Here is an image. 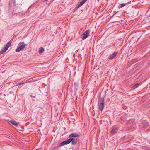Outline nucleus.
Listing matches in <instances>:
<instances>
[{"instance_id": "1", "label": "nucleus", "mask_w": 150, "mask_h": 150, "mask_svg": "<svg viewBox=\"0 0 150 150\" xmlns=\"http://www.w3.org/2000/svg\"><path fill=\"white\" fill-rule=\"evenodd\" d=\"M104 99L103 98H100L98 101V108L100 110L102 111L104 107Z\"/></svg>"}, {"instance_id": "2", "label": "nucleus", "mask_w": 150, "mask_h": 150, "mask_svg": "<svg viewBox=\"0 0 150 150\" xmlns=\"http://www.w3.org/2000/svg\"><path fill=\"white\" fill-rule=\"evenodd\" d=\"M11 42H8L6 45L4 46L2 50L1 51V53L2 54L4 53L11 46Z\"/></svg>"}, {"instance_id": "3", "label": "nucleus", "mask_w": 150, "mask_h": 150, "mask_svg": "<svg viewBox=\"0 0 150 150\" xmlns=\"http://www.w3.org/2000/svg\"><path fill=\"white\" fill-rule=\"evenodd\" d=\"M90 32L89 30H86L81 36V37L83 40H84L87 38L89 36Z\"/></svg>"}, {"instance_id": "4", "label": "nucleus", "mask_w": 150, "mask_h": 150, "mask_svg": "<svg viewBox=\"0 0 150 150\" xmlns=\"http://www.w3.org/2000/svg\"><path fill=\"white\" fill-rule=\"evenodd\" d=\"M25 44H22L20 46H19L16 49V51L17 52H19L23 50L25 47Z\"/></svg>"}, {"instance_id": "5", "label": "nucleus", "mask_w": 150, "mask_h": 150, "mask_svg": "<svg viewBox=\"0 0 150 150\" xmlns=\"http://www.w3.org/2000/svg\"><path fill=\"white\" fill-rule=\"evenodd\" d=\"M117 52H114L112 54L110 55L108 57V59L109 60H112L117 55Z\"/></svg>"}, {"instance_id": "6", "label": "nucleus", "mask_w": 150, "mask_h": 150, "mask_svg": "<svg viewBox=\"0 0 150 150\" xmlns=\"http://www.w3.org/2000/svg\"><path fill=\"white\" fill-rule=\"evenodd\" d=\"M79 136V135L76 133H74L71 134L69 135V137L71 138L72 137H78Z\"/></svg>"}, {"instance_id": "7", "label": "nucleus", "mask_w": 150, "mask_h": 150, "mask_svg": "<svg viewBox=\"0 0 150 150\" xmlns=\"http://www.w3.org/2000/svg\"><path fill=\"white\" fill-rule=\"evenodd\" d=\"M71 142L72 141V143L74 144L76 143L77 142V139H75L73 138H71Z\"/></svg>"}, {"instance_id": "8", "label": "nucleus", "mask_w": 150, "mask_h": 150, "mask_svg": "<svg viewBox=\"0 0 150 150\" xmlns=\"http://www.w3.org/2000/svg\"><path fill=\"white\" fill-rule=\"evenodd\" d=\"M118 130V128H116L112 129L111 132V133H112L115 134L117 132Z\"/></svg>"}, {"instance_id": "9", "label": "nucleus", "mask_w": 150, "mask_h": 150, "mask_svg": "<svg viewBox=\"0 0 150 150\" xmlns=\"http://www.w3.org/2000/svg\"><path fill=\"white\" fill-rule=\"evenodd\" d=\"M39 51L40 54H41L44 51V49L43 47H40L39 49Z\"/></svg>"}, {"instance_id": "10", "label": "nucleus", "mask_w": 150, "mask_h": 150, "mask_svg": "<svg viewBox=\"0 0 150 150\" xmlns=\"http://www.w3.org/2000/svg\"><path fill=\"white\" fill-rule=\"evenodd\" d=\"M10 122L13 125H14L17 126L18 125V123L15 121L13 120H11L10 121Z\"/></svg>"}, {"instance_id": "11", "label": "nucleus", "mask_w": 150, "mask_h": 150, "mask_svg": "<svg viewBox=\"0 0 150 150\" xmlns=\"http://www.w3.org/2000/svg\"><path fill=\"white\" fill-rule=\"evenodd\" d=\"M150 126V125L147 122H146V123L143 125V127L145 129H146L147 128L149 127Z\"/></svg>"}, {"instance_id": "12", "label": "nucleus", "mask_w": 150, "mask_h": 150, "mask_svg": "<svg viewBox=\"0 0 150 150\" xmlns=\"http://www.w3.org/2000/svg\"><path fill=\"white\" fill-rule=\"evenodd\" d=\"M127 4V3H122L119 6V8H122L123 7H124Z\"/></svg>"}, {"instance_id": "13", "label": "nucleus", "mask_w": 150, "mask_h": 150, "mask_svg": "<svg viewBox=\"0 0 150 150\" xmlns=\"http://www.w3.org/2000/svg\"><path fill=\"white\" fill-rule=\"evenodd\" d=\"M67 144L66 141H62V142H61L60 143V145L61 146H63L65 144Z\"/></svg>"}, {"instance_id": "14", "label": "nucleus", "mask_w": 150, "mask_h": 150, "mask_svg": "<svg viewBox=\"0 0 150 150\" xmlns=\"http://www.w3.org/2000/svg\"><path fill=\"white\" fill-rule=\"evenodd\" d=\"M84 3H83L82 1L81 2L79 3H78L77 7L79 8Z\"/></svg>"}, {"instance_id": "15", "label": "nucleus", "mask_w": 150, "mask_h": 150, "mask_svg": "<svg viewBox=\"0 0 150 150\" xmlns=\"http://www.w3.org/2000/svg\"><path fill=\"white\" fill-rule=\"evenodd\" d=\"M139 86V84L138 83H137L135 84L133 86V89H135L136 88H137Z\"/></svg>"}, {"instance_id": "16", "label": "nucleus", "mask_w": 150, "mask_h": 150, "mask_svg": "<svg viewBox=\"0 0 150 150\" xmlns=\"http://www.w3.org/2000/svg\"><path fill=\"white\" fill-rule=\"evenodd\" d=\"M71 138H70V139H69L68 140H66V142H67V144H69L71 142Z\"/></svg>"}, {"instance_id": "17", "label": "nucleus", "mask_w": 150, "mask_h": 150, "mask_svg": "<svg viewBox=\"0 0 150 150\" xmlns=\"http://www.w3.org/2000/svg\"><path fill=\"white\" fill-rule=\"evenodd\" d=\"M13 3L14 6H16V1L15 0H13Z\"/></svg>"}, {"instance_id": "18", "label": "nucleus", "mask_w": 150, "mask_h": 150, "mask_svg": "<svg viewBox=\"0 0 150 150\" xmlns=\"http://www.w3.org/2000/svg\"><path fill=\"white\" fill-rule=\"evenodd\" d=\"M25 84V83L24 82H22V83H20L19 84V85H21V84Z\"/></svg>"}, {"instance_id": "19", "label": "nucleus", "mask_w": 150, "mask_h": 150, "mask_svg": "<svg viewBox=\"0 0 150 150\" xmlns=\"http://www.w3.org/2000/svg\"><path fill=\"white\" fill-rule=\"evenodd\" d=\"M86 0H83L82 1L83 3H84L86 1Z\"/></svg>"}, {"instance_id": "20", "label": "nucleus", "mask_w": 150, "mask_h": 150, "mask_svg": "<svg viewBox=\"0 0 150 150\" xmlns=\"http://www.w3.org/2000/svg\"><path fill=\"white\" fill-rule=\"evenodd\" d=\"M32 81H27L26 82V83H28V82H31Z\"/></svg>"}, {"instance_id": "21", "label": "nucleus", "mask_w": 150, "mask_h": 150, "mask_svg": "<svg viewBox=\"0 0 150 150\" xmlns=\"http://www.w3.org/2000/svg\"><path fill=\"white\" fill-rule=\"evenodd\" d=\"M13 13H14V14H15L13 12Z\"/></svg>"}, {"instance_id": "22", "label": "nucleus", "mask_w": 150, "mask_h": 150, "mask_svg": "<svg viewBox=\"0 0 150 150\" xmlns=\"http://www.w3.org/2000/svg\"><path fill=\"white\" fill-rule=\"evenodd\" d=\"M45 1H47V0H45Z\"/></svg>"}]
</instances>
